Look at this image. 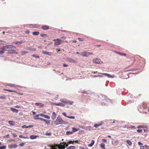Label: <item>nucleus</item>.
<instances>
[{
	"label": "nucleus",
	"mask_w": 149,
	"mask_h": 149,
	"mask_svg": "<svg viewBox=\"0 0 149 149\" xmlns=\"http://www.w3.org/2000/svg\"><path fill=\"white\" fill-rule=\"evenodd\" d=\"M79 148L80 149H86V148H84V147H79Z\"/></svg>",
	"instance_id": "nucleus-55"
},
{
	"label": "nucleus",
	"mask_w": 149,
	"mask_h": 149,
	"mask_svg": "<svg viewBox=\"0 0 149 149\" xmlns=\"http://www.w3.org/2000/svg\"><path fill=\"white\" fill-rule=\"evenodd\" d=\"M68 146V144L65 142L61 143L60 144H56L55 146L59 149H64L65 147Z\"/></svg>",
	"instance_id": "nucleus-3"
},
{
	"label": "nucleus",
	"mask_w": 149,
	"mask_h": 149,
	"mask_svg": "<svg viewBox=\"0 0 149 149\" xmlns=\"http://www.w3.org/2000/svg\"><path fill=\"white\" fill-rule=\"evenodd\" d=\"M137 132H142V130L141 129H139L137 130Z\"/></svg>",
	"instance_id": "nucleus-45"
},
{
	"label": "nucleus",
	"mask_w": 149,
	"mask_h": 149,
	"mask_svg": "<svg viewBox=\"0 0 149 149\" xmlns=\"http://www.w3.org/2000/svg\"><path fill=\"white\" fill-rule=\"evenodd\" d=\"M3 49L2 50H0V54H2L4 53V52Z\"/></svg>",
	"instance_id": "nucleus-44"
},
{
	"label": "nucleus",
	"mask_w": 149,
	"mask_h": 149,
	"mask_svg": "<svg viewBox=\"0 0 149 149\" xmlns=\"http://www.w3.org/2000/svg\"><path fill=\"white\" fill-rule=\"evenodd\" d=\"M39 34V33L38 31H35L33 32V34L34 35H38Z\"/></svg>",
	"instance_id": "nucleus-28"
},
{
	"label": "nucleus",
	"mask_w": 149,
	"mask_h": 149,
	"mask_svg": "<svg viewBox=\"0 0 149 149\" xmlns=\"http://www.w3.org/2000/svg\"><path fill=\"white\" fill-rule=\"evenodd\" d=\"M46 134L47 135H51V133H47Z\"/></svg>",
	"instance_id": "nucleus-57"
},
{
	"label": "nucleus",
	"mask_w": 149,
	"mask_h": 149,
	"mask_svg": "<svg viewBox=\"0 0 149 149\" xmlns=\"http://www.w3.org/2000/svg\"><path fill=\"white\" fill-rule=\"evenodd\" d=\"M72 42L73 43H76L77 42V41L76 40H73L72 41Z\"/></svg>",
	"instance_id": "nucleus-61"
},
{
	"label": "nucleus",
	"mask_w": 149,
	"mask_h": 149,
	"mask_svg": "<svg viewBox=\"0 0 149 149\" xmlns=\"http://www.w3.org/2000/svg\"><path fill=\"white\" fill-rule=\"evenodd\" d=\"M44 114H39V116H41V117H44Z\"/></svg>",
	"instance_id": "nucleus-58"
},
{
	"label": "nucleus",
	"mask_w": 149,
	"mask_h": 149,
	"mask_svg": "<svg viewBox=\"0 0 149 149\" xmlns=\"http://www.w3.org/2000/svg\"><path fill=\"white\" fill-rule=\"evenodd\" d=\"M138 144L139 146L143 145V144L141 142H138Z\"/></svg>",
	"instance_id": "nucleus-50"
},
{
	"label": "nucleus",
	"mask_w": 149,
	"mask_h": 149,
	"mask_svg": "<svg viewBox=\"0 0 149 149\" xmlns=\"http://www.w3.org/2000/svg\"><path fill=\"white\" fill-rule=\"evenodd\" d=\"M33 127V126L32 125H29L28 126H26L25 125H23L22 126V127L23 128H28V127Z\"/></svg>",
	"instance_id": "nucleus-25"
},
{
	"label": "nucleus",
	"mask_w": 149,
	"mask_h": 149,
	"mask_svg": "<svg viewBox=\"0 0 149 149\" xmlns=\"http://www.w3.org/2000/svg\"><path fill=\"white\" fill-rule=\"evenodd\" d=\"M145 128L144 126L142 125H140L137 127L138 128Z\"/></svg>",
	"instance_id": "nucleus-38"
},
{
	"label": "nucleus",
	"mask_w": 149,
	"mask_h": 149,
	"mask_svg": "<svg viewBox=\"0 0 149 149\" xmlns=\"http://www.w3.org/2000/svg\"><path fill=\"white\" fill-rule=\"evenodd\" d=\"M63 66L64 67H66L68 66V65L64 63V64H63Z\"/></svg>",
	"instance_id": "nucleus-53"
},
{
	"label": "nucleus",
	"mask_w": 149,
	"mask_h": 149,
	"mask_svg": "<svg viewBox=\"0 0 149 149\" xmlns=\"http://www.w3.org/2000/svg\"><path fill=\"white\" fill-rule=\"evenodd\" d=\"M73 133L72 131H71V132H70V131H67L66 132V134L67 135H69L72 134Z\"/></svg>",
	"instance_id": "nucleus-27"
},
{
	"label": "nucleus",
	"mask_w": 149,
	"mask_h": 149,
	"mask_svg": "<svg viewBox=\"0 0 149 149\" xmlns=\"http://www.w3.org/2000/svg\"><path fill=\"white\" fill-rule=\"evenodd\" d=\"M75 147L74 146H70L68 148H67V149H74Z\"/></svg>",
	"instance_id": "nucleus-32"
},
{
	"label": "nucleus",
	"mask_w": 149,
	"mask_h": 149,
	"mask_svg": "<svg viewBox=\"0 0 149 149\" xmlns=\"http://www.w3.org/2000/svg\"><path fill=\"white\" fill-rule=\"evenodd\" d=\"M65 116V117H67L68 118H70V119H74L75 118V117L74 116H67L66 115V114L65 113H62Z\"/></svg>",
	"instance_id": "nucleus-10"
},
{
	"label": "nucleus",
	"mask_w": 149,
	"mask_h": 149,
	"mask_svg": "<svg viewBox=\"0 0 149 149\" xmlns=\"http://www.w3.org/2000/svg\"><path fill=\"white\" fill-rule=\"evenodd\" d=\"M6 42L4 41H0V44H5Z\"/></svg>",
	"instance_id": "nucleus-40"
},
{
	"label": "nucleus",
	"mask_w": 149,
	"mask_h": 149,
	"mask_svg": "<svg viewBox=\"0 0 149 149\" xmlns=\"http://www.w3.org/2000/svg\"><path fill=\"white\" fill-rule=\"evenodd\" d=\"M42 53L44 54L48 55L49 56H52V53L50 52H49L45 51H42Z\"/></svg>",
	"instance_id": "nucleus-11"
},
{
	"label": "nucleus",
	"mask_w": 149,
	"mask_h": 149,
	"mask_svg": "<svg viewBox=\"0 0 149 149\" xmlns=\"http://www.w3.org/2000/svg\"><path fill=\"white\" fill-rule=\"evenodd\" d=\"M79 40L81 41H83L84 40V38H78Z\"/></svg>",
	"instance_id": "nucleus-43"
},
{
	"label": "nucleus",
	"mask_w": 149,
	"mask_h": 149,
	"mask_svg": "<svg viewBox=\"0 0 149 149\" xmlns=\"http://www.w3.org/2000/svg\"><path fill=\"white\" fill-rule=\"evenodd\" d=\"M17 136V135L16 134H13V136L15 137H16Z\"/></svg>",
	"instance_id": "nucleus-62"
},
{
	"label": "nucleus",
	"mask_w": 149,
	"mask_h": 149,
	"mask_svg": "<svg viewBox=\"0 0 149 149\" xmlns=\"http://www.w3.org/2000/svg\"><path fill=\"white\" fill-rule=\"evenodd\" d=\"M93 61L94 63L99 64L100 63L101 60L100 59L96 58L95 59L93 60Z\"/></svg>",
	"instance_id": "nucleus-8"
},
{
	"label": "nucleus",
	"mask_w": 149,
	"mask_h": 149,
	"mask_svg": "<svg viewBox=\"0 0 149 149\" xmlns=\"http://www.w3.org/2000/svg\"><path fill=\"white\" fill-rule=\"evenodd\" d=\"M73 142H73L72 141H69L68 142V144H71V143H72L73 144Z\"/></svg>",
	"instance_id": "nucleus-48"
},
{
	"label": "nucleus",
	"mask_w": 149,
	"mask_h": 149,
	"mask_svg": "<svg viewBox=\"0 0 149 149\" xmlns=\"http://www.w3.org/2000/svg\"><path fill=\"white\" fill-rule=\"evenodd\" d=\"M33 115H35L36 114V112L35 111L33 112Z\"/></svg>",
	"instance_id": "nucleus-64"
},
{
	"label": "nucleus",
	"mask_w": 149,
	"mask_h": 149,
	"mask_svg": "<svg viewBox=\"0 0 149 149\" xmlns=\"http://www.w3.org/2000/svg\"><path fill=\"white\" fill-rule=\"evenodd\" d=\"M12 48L16 49V47L12 45H6L4 46L3 48V49L5 51H9V53L10 54H17V52L14 50H12Z\"/></svg>",
	"instance_id": "nucleus-1"
},
{
	"label": "nucleus",
	"mask_w": 149,
	"mask_h": 149,
	"mask_svg": "<svg viewBox=\"0 0 149 149\" xmlns=\"http://www.w3.org/2000/svg\"><path fill=\"white\" fill-rule=\"evenodd\" d=\"M41 28L44 30H47L49 29V27L47 25H42Z\"/></svg>",
	"instance_id": "nucleus-12"
},
{
	"label": "nucleus",
	"mask_w": 149,
	"mask_h": 149,
	"mask_svg": "<svg viewBox=\"0 0 149 149\" xmlns=\"http://www.w3.org/2000/svg\"><path fill=\"white\" fill-rule=\"evenodd\" d=\"M127 143L129 145V146H130L132 145V142L131 141L129 140H127Z\"/></svg>",
	"instance_id": "nucleus-23"
},
{
	"label": "nucleus",
	"mask_w": 149,
	"mask_h": 149,
	"mask_svg": "<svg viewBox=\"0 0 149 149\" xmlns=\"http://www.w3.org/2000/svg\"><path fill=\"white\" fill-rule=\"evenodd\" d=\"M53 104L56 106H63L65 105V104L61 102L58 103L57 104H56V103H54Z\"/></svg>",
	"instance_id": "nucleus-9"
},
{
	"label": "nucleus",
	"mask_w": 149,
	"mask_h": 149,
	"mask_svg": "<svg viewBox=\"0 0 149 149\" xmlns=\"http://www.w3.org/2000/svg\"><path fill=\"white\" fill-rule=\"evenodd\" d=\"M19 137L20 138H24V139H28L29 138L28 137H26L23 136L22 135H20L19 136Z\"/></svg>",
	"instance_id": "nucleus-34"
},
{
	"label": "nucleus",
	"mask_w": 149,
	"mask_h": 149,
	"mask_svg": "<svg viewBox=\"0 0 149 149\" xmlns=\"http://www.w3.org/2000/svg\"><path fill=\"white\" fill-rule=\"evenodd\" d=\"M68 60L69 61L71 62L75 63L76 62V61L74 59L71 58H68Z\"/></svg>",
	"instance_id": "nucleus-19"
},
{
	"label": "nucleus",
	"mask_w": 149,
	"mask_h": 149,
	"mask_svg": "<svg viewBox=\"0 0 149 149\" xmlns=\"http://www.w3.org/2000/svg\"><path fill=\"white\" fill-rule=\"evenodd\" d=\"M49 147H51L50 149H57L56 148H55V147H54L53 146H50Z\"/></svg>",
	"instance_id": "nucleus-46"
},
{
	"label": "nucleus",
	"mask_w": 149,
	"mask_h": 149,
	"mask_svg": "<svg viewBox=\"0 0 149 149\" xmlns=\"http://www.w3.org/2000/svg\"><path fill=\"white\" fill-rule=\"evenodd\" d=\"M107 101L108 102H111V100L109 99H107V100H104V103L105 104H107L106 103V102Z\"/></svg>",
	"instance_id": "nucleus-24"
},
{
	"label": "nucleus",
	"mask_w": 149,
	"mask_h": 149,
	"mask_svg": "<svg viewBox=\"0 0 149 149\" xmlns=\"http://www.w3.org/2000/svg\"><path fill=\"white\" fill-rule=\"evenodd\" d=\"M24 143H22L20 144L19 146H20L21 147H22V146H24Z\"/></svg>",
	"instance_id": "nucleus-49"
},
{
	"label": "nucleus",
	"mask_w": 149,
	"mask_h": 149,
	"mask_svg": "<svg viewBox=\"0 0 149 149\" xmlns=\"http://www.w3.org/2000/svg\"><path fill=\"white\" fill-rule=\"evenodd\" d=\"M81 55L84 57H88V52L84 51L82 52L81 53Z\"/></svg>",
	"instance_id": "nucleus-5"
},
{
	"label": "nucleus",
	"mask_w": 149,
	"mask_h": 149,
	"mask_svg": "<svg viewBox=\"0 0 149 149\" xmlns=\"http://www.w3.org/2000/svg\"><path fill=\"white\" fill-rule=\"evenodd\" d=\"M0 98L4 99H5V97L3 96H1L0 97Z\"/></svg>",
	"instance_id": "nucleus-56"
},
{
	"label": "nucleus",
	"mask_w": 149,
	"mask_h": 149,
	"mask_svg": "<svg viewBox=\"0 0 149 149\" xmlns=\"http://www.w3.org/2000/svg\"><path fill=\"white\" fill-rule=\"evenodd\" d=\"M14 43H15L16 45H20L22 44V42L21 41L16 42H14L12 43V44H13Z\"/></svg>",
	"instance_id": "nucleus-26"
},
{
	"label": "nucleus",
	"mask_w": 149,
	"mask_h": 149,
	"mask_svg": "<svg viewBox=\"0 0 149 149\" xmlns=\"http://www.w3.org/2000/svg\"><path fill=\"white\" fill-rule=\"evenodd\" d=\"M73 103L74 102L73 101L67 100L66 104L69 105H72Z\"/></svg>",
	"instance_id": "nucleus-17"
},
{
	"label": "nucleus",
	"mask_w": 149,
	"mask_h": 149,
	"mask_svg": "<svg viewBox=\"0 0 149 149\" xmlns=\"http://www.w3.org/2000/svg\"><path fill=\"white\" fill-rule=\"evenodd\" d=\"M17 147V145H10V147L11 148H16Z\"/></svg>",
	"instance_id": "nucleus-30"
},
{
	"label": "nucleus",
	"mask_w": 149,
	"mask_h": 149,
	"mask_svg": "<svg viewBox=\"0 0 149 149\" xmlns=\"http://www.w3.org/2000/svg\"><path fill=\"white\" fill-rule=\"evenodd\" d=\"M56 114L54 112L52 113V115L51 116V118L53 120H54L56 118Z\"/></svg>",
	"instance_id": "nucleus-14"
},
{
	"label": "nucleus",
	"mask_w": 149,
	"mask_h": 149,
	"mask_svg": "<svg viewBox=\"0 0 149 149\" xmlns=\"http://www.w3.org/2000/svg\"><path fill=\"white\" fill-rule=\"evenodd\" d=\"M102 125L101 124H95L94 125V127L96 128L98 127L99 126H101Z\"/></svg>",
	"instance_id": "nucleus-31"
},
{
	"label": "nucleus",
	"mask_w": 149,
	"mask_h": 149,
	"mask_svg": "<svg viewBox=\"0 0 149 149\" xmlns=\"http://www.w3.org/2000/svg\"><path fill=\"white\" fill-rule=\"evenodd\" d=\"M145 147L146 148H149V146L146 145H145L144 146H140V149H144V147Z\"/></svg>",
	"instance_id": "nucleus-22"
},
{
	"label": "nucleus",
	"mask_w": 149,
	"mask_h": 149,
	"mask_svg": "<svg viewBox=\"0 0 149 149\" xmlns=\"http://www.w3.org/2000/svg\"><path fill=\"white\" fill-rule=\"evenodd\" d=\"M8 91H9V92H16V91H15V90L12 91V90H8Z\"/></svg>",
	"instance_id": "nucleus-52"
},
{
	"label": "nucleus",
	"mask_w": 149,
	"mask_h": 149,
	"mask_svg": "<svg viewBox=\"0 0 149 149\" xmlns=\"http://www.w3.org/2000/svg\"><path fill=\"white\" fill-rule=\"evenodd\" d=\"M60 101L61 102H63L65 104L66 103L67 100L66 99H61L60 100Z\"/></svg>",
	"instance_id": "nucleus-20"
},
{
	"label": "nucleus",
	"mask_w": 149,
	"mask_h": 149,
	"mask_svg": "<svg viewBox=\"0 0 149 149\" xmlns=\"http://www.w3.org/2000/svg\"><path fill=\"white\" fill-rule=\"evenodd\" d=\"M103 142H107L106 139H103Z\"/></svg>",
	"instance_id": "nucleus-60"
},
{
	"label": "nucleus",
	"mask_w": 149,
	"mask_h": 149,
	"mask_svg": "<svg viewBox=\"0 0 149 149\" xmlns=\"http://www.w3.org/2000/svg\"><path fill=\"white\" fill-rule=\"evenodd\" d=\"M4 137L5 138H9V134H8L6 135L5 136H4Z\"/></svg>",
	"instance_id": "nucleus-42"
},
{
	"label": "nucleus",
	"mask_w": 149,
	"mask_h": 149,
	"mask_svg": "<svg viewBox=\"0 0 149 149\" xmlns=\"http://www.w3.org/2000/svg\"><path fill=\"white\" fill-rule=\"evenodd\" d=\"M10 109L13 111V112H15L16 113H18V110L16 109H14L13 108H11Z\"/></svg>",
	"instance_id": "nucleus-21"
},
{
	"label": "nucleus",
	"mask_w": 149,
	"mask_h": 149,
	"mask_svg": "<svg viewBox=\"0 0 149 149\" xmlns=\"http://www.w3.org/2000/svg\"><path fill=\"white\" fill-rule=\"evenodd\" d=\"M46 36V35L45 34H41L40 35V36L42 37H45V36Z\"/></svg>",
	"instance_id": "nucleus-47"
},
{
	"label": "nucleus",
	"mask_w": 149,
	"mask_h": 149,
	"mask_svg": "<svg viewBox=\"0 0 149 149\" xmlns=\"http://www.w3.org/2000/svg\"><path fill=\"white\" fill-rule=\"evenodd\" d=\"M36 105L40 107H42L44 106V104L41 103H35Z\"/></svg>",
	"instance_id": "nucleus-6"
},
{
	"label": "nucleus",
	"mask_w": 149,
	"mask_h": 149,
	"mask_svg": "<svg viewBox=\"0 0 149 149\" xmlns=\"http://www.w3.org/2000/svg\"><path fill=\"white\" fill-rule=\"evenodd\" d=\"M68 124V122L64 121L61 117H58L55 121H53L52 122L51 124L52 125H57L59 124L67 125Z\"/></svg>",
	"instance_id": "nucleus-2"
},
{
	"label": "nucleus",
	"mask_w": 149,
	"mask_h": 149,
	"mask_svg": "<svg viewBox=\"0 0 149 149\" xmlns=\"http://www.w3.org/2000/svg\"><path fill=\"white\" fill-rule=\"evenodd\" d=\"M79 130V128L76 129L74 127H73L72 129V132L73 133L75 132H77Z\"/></svg>",
	"instance_id": "nucleus-18"
},
{
	"label": "nucleus",
	"mask_w": 149,
	"mask_h": 149,
	"mask_svg": "<svg viewBox=\"0 0 149 149\" xmlns=\"http://www.w3.org/2000/svg\"><path fill=\"white\" fill-rule=\"evenodd\" d=\"M38 137V135H31L30 136V138L31 139H36Z\"/></svg>",
	"instance_id": "nucleus-16"
},
{
	"label": "nucleus",
	"mask_w": 149,
	"mask_h": 149,
	"mask_svg": "<svg viewBox=\"0 0 149 149\" xmlns=\"http://www.w3.org/2000/svg\"><path fill=\"white\" fill-rule=\"evenodd\" d=\"M120 55L122 56H126V54L125 53H118Z\"/></svg>",
	"instance_id": "nucleus-37"
},
{
	"label": "nucleus",
	"mask_w": 149,
	"mask_h": 149,
	"mask_svg": "<svg viewBox=\"0 0 149 149\" xmlns=\"http://www.w3.org/2000/svg\"><path fill=\"white\" fill-rule=\"evenodd\" d=\"M54 41H55L54 43V45L55 46H58L60 45L62 42L61 40H60L59 39H57L56 40H54Z\"/></svg>",
	"instance_id": "nucleus-4"
},
{
	"label": "nucleus",
	"mask_w": 149,
	"mask_h": 149,
	"mask_svg": "<svg viewBox=\"0 0 149 149\" xmlns=\"http://www.w3.org/2000/svg\"><path fill=\"white\" fill-rule=\"evenodd\" d=\"M43 117L48 119L50 118V117L48 116L45 115H44Z\"/></svg>",
	"instance_id": "nucleus-33"
},
{
	"label": "nucleus",
	"mask_w": 149,
	"mask_h": 149,
	"mask_svg": "<svg viewBox=\"0 0 149 149\" xmlns=\"http://www.w3.org/2000/svg\"><path fill=\"white\" fill-rule=\"evenodd\" d=\"M38 25L37 24H30L29 25V27L31 28H38Z\"/></svg>",
	"instance_id": "nucleus-13"
},
{
	"label": "nucleus",
	"mask_w": 149,
	"mask_h": 149,
	"mask_svg": "<svg viewBox=\"0 0 149 149\" xmlns=\"http://www.w3.org/2000/svg\"><path fill=\"white\" fill-rule=\"evenodd\" d=\"M118 141H115L113 143V144L115 145H117L118 144Z\"/></svg>",
	"instance_id": "nucleus-39"
},
{
	"label": "nucleus",
	"mask_w": 149,
	"mask_h": 149,
	"mask_svg": "<svg viewBox=\"0 0 149 149\" xmlns=\"http://www.w3.org/2000/svg\"><path fill=\"white\" fill-rule=\"evenodd\" d=\"M13 121L10 120L8 121V123L11 125H13Z\"/></svg>",
	"instance_id": "nucleus-35"
},
{
	"label": "nucleus",
	"mask_w": 149,
	"mask_h": 149,
	"mask_svg": "<svg viewBox=\"0 0 149 149\" xmlns=\"http://www.w3.org/2000/svg\"><path fill=\"white\" fill-rule=\"evenodd\" d=\"M35 119H39L42 121H46V120L42 118H34Z\"/></svg>",
	"instance_id": "nucleus-29"
},
{
	"label": "nucleus",
	"mask_w": 149,
	"mask_h": 149,
	"mask_svg": "<svg viewBox=\"0 0 149 149\" xmlns=\"http://www.w3.org/2000/svg\"><path fill=\"white\" fill-rule=\"evenodd\" d=\"M6 147L5 146L0 147V149H5Z\"/></svg>",
	"instance_id": "nucleus-41"
},
{
	"label": "nucleus",
	"mask_w": 149,
	"mask_h": 149,
	"mask_svg": "<svg viewBox=\"0 0 149 149\" xmlns=\"http://www.w3.org/2000/svg\"><path fill=\"white\" fill-rule=\"evenodd\" d=\"M88 56L89 55H93V54L91 52H88Z\"/></svg>",
	"instance_id": "nucleus-54"
},
{
	"label": "nucleus",
	"mask_w": 149,
	"mask_h": 149,
	"mask_svg": "<svg viewBox=\"0 0 149 149\" xmlns=\"http://www.w3.org/2000/svg\"><path fill=\"white\" fill-rule=\"evenodd\" d=\"M8 86H14V85L13 84H9L8 85Z\"/></svg>",
	"instance_id": "nucleus-59"
},
{
	"label": "nucleus",
	"mask_w": 149,
	"mask_h": 149,
	"mask_svg": "<svg viewBox=\"0 0 149 149\" xmlns=\"http://www.w3.org/2000/svg\"><path fill=\"white\" fill-rule=\"evenodd\" d=\"M103 75L107 76L108 77L110 78H113L115 77L114 75H111L109 74L106 73H103Z\"/></svg>",
	"instance_id": "nucleus-7"
},
{
	"label": "nucleus",
	"mask_w": 149,
	"mask_h": 149,
	"mask_svg": "<svg viewBox=\"0 0 149 149\" xmlns=\"http://www.w3.org/2000/svg\"><path fill=\"white\" fill-rule=\"evenodd\" d=\"M46 123L47 124H49L50 123V121L49 120H46V121H45Z\"/></svg>",
	"instance_id": "nucleus-51"
},
{
	"label": "nucleus",
	"mask_w": 149,
	"mask_h": 149,
	"mask_svg": "<svg viewBox=\"0 0 149 149\" xmlns=\"http://www.w3.org/2000/svg\"><path fill=\"white\" fill-rule=\"evenodd\" d=\"M32 56L33 57H35V58H39V56H38V55H35V54L33 55H32Z\"/></svg>",
	"instance_id": "nucleus-36"
},
{
	"label": "nucleus",
	"mask_w": 149,
	"mask_h": 149,
	"mask_svg": "<svg viewBox=\"0 0 149 149\" xmlns=\"http://www.w3.org/2000/svg\"><path fill=\"white\" fill-rule=\"evenodd\" d=\"M22 53H23L24 54H27L28 53V52L24 51V52H22Z\"/></svg>",
	"instance_id": "nucleus-63"
},
{
	"label": "nucleus",
	"mask_w": 149,
	"mask_h": 149,
	"mask_svg": "<svg viewBox=\"0 0 149 149\" xmlns=\"http://www.w3.org/2000/svg\"><path fill=\"white\" fill-rule=\"evenodd\" d=\"M95 141L93 140H92L91 141V143L88 145V146L90 147L94 145Z\"/></svg>",
	"instance_id": "nucleus-15"
}]
</instances>
